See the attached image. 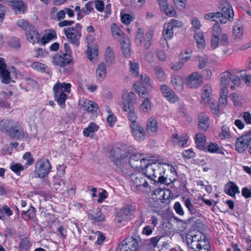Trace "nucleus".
<instances>
[{"mask_svg":"<svg viewBox=\"0 0 251 251\" xmlns=\"http://www.w3.org/2000/svg\"><path fill=\"white\" fill-rule=\"evenodd\" d=\"M189 251H210L209 241L202 232H191L187 235Z\"/></svg>","mask_w":251,"mask_h":251,"instance_id":"f257e3e1","label":"nucleus"},{"mask_svg":"<svg viewBox=\"0 0 251 251\" xmlns=\"http://www.w3.org/2000/svg\"><path fill=\"white\" fill-rule=\"evenodd\" d=\"M146 174L150 180V182H158L161 183H168L167 176L165 175L163 163L150 162L146 168Z\"/></svg>","mask_w":251,"mask_h":251,"instance_id":"f03ea898","label":"nucleus"},{"mask_svg":"<svg viewBox=\"0 0 251 251\" xmlns=\"http://www.w3.org/2000/svg\"><path fill=\"white\" fill-rule=\"evenodd\" d=\"M130 185L134 191H145L149 187L150 178L146 174L141 172H135L130 176Z\"/></svg>","mask_w":251,"mask_h":251,"instance_id":"7ed1b4c3","label":"nucleus"},{"mask_svg":"<svg viewBox=\"0 0 251 251\" xmlns=\"http://www.w3.org/2000/svg\"><path fill=\"white\" fill-rule=\"evenodd\" d=\"M228 45V35L226 33H222L221 27L218 24H215L211 31V47L215 49L219 46L227 47Z\"/></svg>","mask_w":251,"mask_h":251,"instance_id":"20e7f679","label":"nucleus"},{"mask_svg":"<svg viewBox=\"0 0 251 251\" xmlns=\"http://www.w3.org/2000/svg\"><path fill=\"white\" fill-rule=\"evenodd\" d=\"M183 25L182 22L175 19H171L169 22L165 23L163 25L162 36L163 38L160 40V44L163 45L164 50H168L169 45L167 40L172 39L174 36V28L180 27Z\"/></svg>","mask_w":251,"mask_h":251,"instance_id":"39448f33","label":"nucleus"},{"mask_svg":"<svg viewBox=\"0 0 251 251\" xmlns=\"http://www.w3.org/2000/svg\"><path fill=\"white\" fill-rule=\"evenodd\" d=\"M72 85L70 83L57 82L53 86L54 97L55 100L60 106H63L67 98L65 93L70 94Z\"/></svg>","mask_w":251,"mask_h":251,"instance_id":"423d86ee","label":"nucleus"},{"mask_svg":"<svg viewBox=\"0 0 251 251\" xmlns=\"http://www.w3.org/2000/svg\"><path fill=\"white\" fill-rule=\"evenodd\" d=\"M152 161V159H151L149 156L136 153L130 156L129 163L133 169L137 170L136 172H140L144 169L146 171V168L149 165L150 162Z\"/></svg>","mask_w":251,"mask_h":251,"instance_id":"0eeeda50","label":"nucleus"},{"mask_svg":"<svg viewBox=\"0 0 251 251\" xmlns=\"http://www.w3.org/2000/svg\"><path fill=\"white\" fill-rule=\"evenodd\" d=\"M1 125L3 126L2 129L8 132L11 137L18 139L24 137V128L18 123L12 120H7Z\"/></svg>","mask_w":251,"mask_h":251,"instance_id":"6e6552de","label":"nucleus"},{"mask_svg":"<svg viewBox=\"0 0 251 251\" xmlns=\"http://www.w3.org/2000/svg\"><path fill=\"white\" fill-rule=\"evenodd\" d=\"M82 25L77 23L74 26L64 28L63 31L68 41L72 44L78 47L80 44Z\"/></svg>","mask_w":251,"mask_h":251,"instance_id":"1a4fd4ad","label":"nucleus"},{"mask_svg":"<svg viewBox=\"0 0 251 251\" xmlns=\"http://www.w3.org/2000/svg\"><path fill=\"white\" fill-rule=\"evenodd\" d=\"M51 169V165L49 160L43 158L36 163L35 173L38 177L43 178L48 176Z\"/></svg>","mask_w":251,"mask_h":251,"instance_id":"9d476101","label":"nucleus"},{"mask_svg":"<svg viewBox=\"0 0 251 251\" xmlns=\"http://www.w3.org/2000/svg\"><path fill=\"white\" fill-rule=\"evenodd\" d=\"M152 35L150 32L144 34L143 30L139 28L136 32L135 42L136 46H143L145 49H148L151 45Z\"/></svg>","mask_w":251,"mask_h":251,"instance_id":"9b49d317","label":"nucleus"},{"mask_svg":"<svg viewBox=\"0 0 251 251\" xmlns=\"http://www.w3.org/2000/svg\"><path fill=\"white\" fill-rule=\"evenodd\" d=\"M137 92L141 99L144 100L140 106V110L143 113H148L152 107L151 103L150 100V95L148 91L145 88H136Z\"/></svg>","mask_w":251,"mask_h":251,"instance_id":"f8f14e48","label":"nucleus"},{"mask_svg":"<svg viewBox=\"0 0 251 251\" xmlns=\"http://www.w3.org/2000/svg\"><path fill=\"white\" fill-rule=\"evenodd\" d=\"M251 143V136L248 131L245 134L238 138L235 143L236 150L243 152Z\"/></svg>","mask_w":251,"mask_h":251,"instance_id":"ddd939ff","label":"nucleus"},{"mask_svg":"<svg viewBox=\"0 0 251 251\" xmlns=\"http://www.w3.org/2000/svg\"><path fill=\"white\" fill-rule=\"evenodd\" d=\"M134 208L131 205H127L124 208L120 209L117 212L116 221L118 223L122 224L123 222L127 220L134 211Z\"/></svg>","mask_w":251,"mask_h":251,"instance_id":"4468645a","label":"nucleus"},{"mask_svg":"<svg viewBox=\"0 0 251 251\" xmlns=\"http://www.w3.org/2000/svg\"><path fill=\"white\" fill-rule=\"evenodd\" d=\"M72 59L68 53H56L52 57V62L53 65L60 67H64L70 64Z\"/></svg>","mask_w":251,"mask_h":251,"instance_id":"2eb2a0df","label":"nucleus"},{"mask_svg":"<svg viewBox=\"0 0 251 251\" xmlns=\"http://www.w3.org/2000/svg\"><path fill=\"white\" fill-rule=\"evenodd\" d=\"M202 83L201 75L198 72H194L186 78V85L191 88H197Z\"/></svg>","mask_w":251,"mask_h":251,"instance_id":"dca6fc26","label":"nucleus"},{"mask_svg":"<svg viewBox=\"0 0 251 251\" xmlns=\"http://www.w3.org/2000/svg\"><path fill=\"white\" fill-rule=\"evenodd\" d=\"M183 201L185 206L187 208L189 214L192 215L193 218H195L202 216V211L199 209L197 205H194L192 202L189 198H184Z\"/></svg>","mask_w":251,"mask_h":251,"instance_id":"f3484780","label":"nucleus"},{"mask_svg":"<svg viewBox=\"0 0 251 251\" xmlns=\"http://www.w3.org/2000/svg\"><path fill=\"white\" fill-rule=\"evenodd\" d=\"M79 105L86 111L92 114H97L99 111L98 105L95 102L82 98L79 100Z\"/></svg>","mask_w":251,"mask_h":251,"instance_id":"a211bd4d","label":"nucleus"},{"mask_svg":"<svg viewBox=\"0 0 251 251\" xmlns=\"http://www.w3.org/2000/svg\"><path fill=\"white\" fill-rule=\"evenodd\" d=\"M133 136L138 141H142L145 138V130L138 123L130 125Z\"/></svg>","mask_w":251,"mask_h":251,"instance_id":"6ab92c4d","label":"nucleus"},{"mask_svg":"<svg viewBox=\"0 0 251 251\" xmlns=\"http://www.w3.org/2000/svg\"><path fill=\"white\" fill-rule=\"evenodd\" d=\"M123 104L122 108L124 111H128L130 107L133 106L132 101L136 98L135 94L132 92H128L127 91L124 92L123 94Z\"/></svg>","mask_w":251,"mask_h":251,"instance_id":"aec40b11","label":"nucleus"},{"mask_svg":"<svg viewBox=\"0 0 251 251\" xmlns=\"http://www.w3.org/2000/svg\"><path fill=\"white\" fill-rule=\"evenodd\" d=\"M88 218L93 224L102 223L105 220V215L99 209L90 210L87 213Z\"/></svg>","mask_w":251,"mask_h":251,"instance_id":"412c9836","label":"nucleus"},{"mask_svg":"<svg viewBox=\"0 0 251 251\" xmlns=\"http://www.w3.org/2000/svg\"><path fill=\"white\" fill-rule=\"evenodd\" d=\"M160 91L163 96L170 102L174 103L178 100V98L176 96L174 92L166 85H162L160 87Z\"/></svg>","mask_w":251,"mask_h":251,"instance_id":"4be33fe9","label":"nucleus"},{"mask_svg":"<svg viewBox=\"0 0 251 251\" xmlns=\"http://www.w3.org/2000/svg\"><path fill=\"white\" fill-rule=\"evenodd\" d=\"M6 65L4 59L0 58V78L2 83L9 84L11 81L10 73L6 69Z\"/></svg>","mask_w":251,"mask_h":251,"instance_id":"5701e85b","label":"nucleus"},{"mask_svg":"<svg viewBox=\"0 0 251 251\" xmlns=\"http://www.w3.org/2000/svg\"><path fill=\"white\" fill-rule=\"evenodd\" d=\"M25 35L27 40L33 44L39 42L40 39V34L33 25L29 26V28L25 32Z\"/></svg>","mask_w":251,"mask_h":251,"instance_id":"b1692460","label":"nucleus"},{"mask_svg":"<svg viewBox=\"0 0 251 251\" xmlns=\"http://www.w3.org/2000/svg\"><path fill=\"white\" fill-rule=\"evenodd\" d=\"M232 33L233 38L235 40L240 41L242 39L244 35V27L241 22H238L234 23Z\"/></svg>","mask_w":251,"mask_h":251,"instance_id":"393cba45","label":"nucleus"},{"mask_svg":"<svg viewBox=\"0 0 251 251\" xmlns=\"http://www.w3.org/2000/svg\"><path fill=\"white\" fill-rule=\"evenodd\" d=\"M204 151H207L211 153H218L223 155H226V151L222 147L213 142H210L208 143L206 147H205Z\"/></svg>","mask_w":251,"mask_h":251,"instance_id":"a878e982","label":"nucleus"},{"mask_svg":"<svg viewBox=\"0 0 251 251\" xmlns=\"http://www.w3.org/2000/svg\"><path fill=\"white\" fill-rule=\"evenodd\" d=\"M199 128L202 131H206L209 126V117L205 113H201L198 116Z\"/></svg>","mask_w":251,"mask_h":251,"instance_id":"bb28decb","label":"nucleus"},{"mask_svg":"<svg viewBox=\"0 0 251 251\" xmlns=\"http://www.w3.org/2000/svg\"><path fill=\"white\" fill-rule=\"evenodd\" d=\"M212 87L210 84H207L204 85L201 91V97L202 100L204 102H208L212 100Z\"/></svg>","mask_w":251,"mask_h":251,"instance_id":"cd10ccee","label":"nucleus"},{"mask_svg":"<svg viewBox=\"0 0 251 251\" xmlns=\"http://www.w3.org/2000/svg\"><path fill=\"white\" fill-rule=\"evenodd\" d=\"M96 74L97 80L100 81H102L106 77L107 70L106 65L104 62H101L98 64Z\"/></svg>","mask_w":251,"mask_h":251,"instance_id":"c85d7f7f","label":"nucleus"},{"mask_svg":"<svg viewBox=\"0 0 251 251\" xmlns=\"http://www.w3.org/2000/svg\"><path fill=\"white\" fill-rule=\"evenodd\" d=\"M121 245L126 246V248L131 251H135L138 246V243L135 238L132 237H128L123 241Z\"/></svg>","mask_w":251,"mask_h":251,"instance_id":"c756f323","label":"nucleus"},{"mask_svg":"<svg viewBox=\"0 0 251 251\" xmlns=\"http://www.w3.org/2000/svg\"><path fill=\"white\" fill-rule=\"evenodd\" d=\"M220 7L222 11L221 14H223L224 16L231 18V20L233 19L234 16L233 11L231 6L228 2H226L224 3H221Z\"/></svg>","mask_w":251,"mask_h":251,"instance_id":"7c9ffc66","label":"nucleus"},{"mask_svg":"<svg viewBox=\"0 0 251 251\" xmlns=\"http://www.w3.org/2000/svg\"><path fill=\"white\" fill-rule=\"evenodd\" d=\"M129 71L130 75L134 77L139 76V63L135 59L129 61Z\"/></svg>","mask_w":251,"mask_h":251,"instance_id":"2f4dec72","label":"nucleus"},{"mask_svg":"<svg viewBox=\"0 0 251 251\" xmlns=\"http://www.w3.org/2000/svg\"><path fill=\"white\" fill-rule=\"evenodd\" d=\"M56 38L57 35L56 32L53 30H50L47 31L44 33L41 39V42L42 44L45 45Z\"/></svg>","mask_w":251,"mask_h":251,"instance_id":"473e14b6","label":"nucleus"},{"mask_svg":"<svg viewBox=\"0 0 251 251\" xmlns=\"http://www.w3.org/2000/svg\"><path fill=\"white\" fill-rule=\"evenodd\" d=\"M111 29L113 37L120 41L126 38L124 33L122 32L120 27L117 26L115 24H112L111 26Z\"/></svg>","mask_w":251,"mask_h":251,"instance_id":"72a5a7b5","label":"nucleus"},{"mask_svg":"<svg viewBox=\"0 0 251 251\" xmlns=\"http://www.w3.org/2000/svg\"><path fill=\"white\" fill-rule=\"evenodd\" d=\"M123 53L126 57H129L131 55V48L129 40L127 38H124L120 41Z\"/></svg>","mask_w":251,"mask_h":251,"instance_id":"f704fd0d","label":"nucleus"},{"mask_svg":"<svg viewBox=\"0 0 251 251\" xmlns=\"http://www.w3.org/2000/svg\"><path fill=\"white\" fill-rule=\"evenodd\" d=\"M171 83L175 88L177 91L181 92L183 88V82L182 78L177 75H173L171 78Z\"/></svg>","mask_w":251,"mask_h":251,"instance_id":"c9c22d12","label":"nucleus"},{"mask_svg":"<svg viewBox=\"0 0 251 251\" xmlns=\"http://www.w3.org/2000/svg\"><path fill=\"white\" fill-rule=\"evenodd\" d=\"M104 59L108 65H111L115 63L114 53L110 47H107L105 49Z\"/></svg>","mask_w":251,"mask_h":251,"instance_id":"e433bc0d","label":"nucleus"},{"mask_svg":"<svg viewBox=\"0 0 251 251\" xmlns=\"http://www.w3.org/2000/svg\"><path fill=\"white\" fill-rule=\"evenodd\" d=\"M153 70L157 80L160 82L165 81L167 75L164 70L159 66H155Z\"/></svg>","mask_w":251,"mask_h":251,"instance_id":"4c0bfd02","label":"nucleus"},{"mask_svg":"<svg viewBox=\"0 0 251 251\" xmlns=\"http://www.w3.org/2000/svg\"><path fill=\"white\" fill-rule=\"evenodd\" d=\"M98 48L96 45H88L87 49V56L89 59L93 62L95 61L98 55Z\"/></svg>","mask_w":251,"mask_h":251,"instance_id":"58836bf2","label":"nucleus"},{"mask_svg":"<svg viewBox=\"0 0 251 251\" xmlns=\"http://www.w3.org/2000/svg\"><path fill=\"white\" fill-rule=\"evenodd\" d=\"M99 129V126L94 122H91L83 130V134L86 137L93 136V133Z\"/></svg>","mask_w":251,"mask_h":251,"instance_id":"ea45409f","label":"nucleus"},{"mask_svg":"<svg viewBox=\"0 0 251 251\" xmlns=\"http://www.w3.org/2000/svg\"><path fill=\"white\" fill-rule=\"evenodd\" d=\"M147 129L148 132L154 133L158 130V125L156 119L151 117L150 118L147 122Z\"/></svg>","mask_w":251,"mask_h":251,"instance_id":"a19ab883","label":"nucleus"},{"mask_svg":"<svg viewBox=\"0 0 251 251\" xmlns=\"http://www.w3.org/2000/svg\"><path fill=\"white\" fill-rule=\"evenodd\" d=\"M50 16L52 19L57 21L63 20L65 17L64 9L57 11V8L55 7H53L50 11Z\"/></svg>","mask_w":251,"mask_h":251,"instance_id":"79ce46f5","label":"nucleus"},{"mask_svg":"<svg viewBox=\"0 0 251 251\" xmlns=\"http://www.w3.org/2000/svg\"><path fill=\"white\" fill-rule=\"evenodd\" d=\"M195 140L197 147L201 150H204L206 145V138L205 136L200 133L197 134Z\"/></svg>","mask_w":251,"mask_h":251,"instance_id":"37998d69","label":"nucleus"},{"mask_svg":"<svg viewBox=\"0 0 251 251\" xmlns=\"http://www.w3.org/2000/svg\"><path fill=\"white\" fill-rule=\"evenodd\" d=\"M225 192L231 197H233L236 193H239L240 192L238 186L231 181H230L226 185Z\"/></svg>","mask_w":251,"mask_h":251,"instance_id":"c03bdc74","label":"nucleus"},{"mask_svg":"<svg viewBox=\"0 0 251 251\" xmlns=\"http://www.w3.org/2000/svg\"><path fill=\"white\" fill-rule=\"evenodd\" d=\"M153 193L154 195L156 196V199L162 201L166 200L168 199V196H166V193L170 194V191L162 188H156L154 190Z\"/></svg>","mask_w":251,"mask_h":251,"instance_id":"a18cd8bd","label":"nucleus"},{"mask_svg":"<svg viewBox=\"0 0 251 251\" xmlns=\"http://www.w3.org/2000/svg\"><path fill=\"white\" fill-rule=\"evenodd\" d=\"M21 215L25 220L27 221L30 219H33L36 215L35 208L30 206V208L27 211H23Z\"/></svg>","mask_w":251,"mask_h":251,"instance_id":"49530a36","label":"nucleus"},{"mask_svg":"<svg viewBox=\"0 0 251 251\" xmlns=\"http://www.w3.org/2000/svg\"><path fill=\"white\" fill-rule=\"evenodd\" d=\"M219 137L221 140L229 139L231 138V133L229 127L225 125L221 127V131L219 134Z\"/></svg>","mask_w":251,"mask_h":251,"instance_id":"de8ad7c7","label":"nucleus"},{"mask_svg":"<svg viewBox=\"0 0 251 251\" xmlns=\"http://www.w3.org/2000/svg\"><path fill=\"white\" fill-rule=\"evenodd\" d=\"M194 39L199 49H203L205 46V40L203 33L201 31H198L194 34Z\"/></svg>","mask_w":251,"mask_h":251,"instance_id":"09e8293b","label":"nucleus"},{"mask_svg":"<svg viewBox=\"0 0 251 251\" xmlns=\"http://www.w3.org/2000/svg\"><path fill=\"white\" fill-rule=\"evenodd\" d=\"M12 6L15 10L16 13L24 12L25 6L22 1L18 0H14L12 2Z\"/></svg>","mask_w":251,"mask_h":251,"instance_id":"8fccbe9b","label":"nucleus"},{"mask_svg":"<svg viewBox=\"0 0 251 251\" xmlns=\"http://www.w3.org/2000/svg\"><path fill=\"white\" fill-rule=\"evenodd\" d=\"M206 103L209 104L210 110L213 114L218 115L220 113L219 105L215 100L212 99L210 101Z\"/></svg>","mask_w":251,"mask_h":251,"instance_id":"3c124183","label":"nucleus"},{"mask_svg":"<svg viewBox=\"0 0 251 251\" xmlns=\"http://www.w3.org/2000/svg\"><path fill=\"white\" fill-rule=\"evenodd\" d=\"M231 77V73L229 72H225L221 74V85H229L230 77Z\"/></svg>","mask_w":251,"mask_h":251,"instance_id":"603ef678","label":"nucleus"},{"mask_svg":"<svg viewBox=\"0 0 251 251\" xmlns=\"http://www.w3.org/2000/svg\"><path fill=\"white\" fill-rule=\"evenodd\" d=\"M31 67L34 70L41 72H45L47 67L44 64L35 62L31 64Z\"/></svg>","mask_w":251,"mask_h":251,"instance_id":"864d4df0","label":"nucleus"},{"mask_svg":"<svg viewBox=\"0 0 251 251\" xmlns=\"http://www.w3.org/2000/svg\"><path fill=\"white\" fill-rule=\"evenodd\" d=\"M17 25L25 31V32L29 28L30 25L28 21L24 19H19L16 22Z\"/></svg>","mask_w":251,"mask_h":251,"instance_id":"5fc2aeb1","label":"nucleus"},{"mask_svg":"<svg viewBox=\"0 0 251 251\" xmlns=\"http://www.w3.org/2000/svg\"><path fill=\"white\" fill-rule=\"evenodd\" d=\"M128 119L130 121V124H137V116L134 112L133 106L130 107V109L128 110Z\"/></svg>","mask_w":251,"mask_h":251,"instance_id":"6e6d98bb","label":"nucleus"},{"mask_svg":"<svg viewBox=\"0 0 251 251\" xmlns=\"http://www.w3.org/2000/svg\"><path fill=\"white\" fill-rule=\"evenodd\" d=\"M221 15V12H210L205 14L204 18L206 20L215 21L216 19L220 18Z\"/></svg>","mask_w":251,"mask_h":251,"instance_id":"4d7b16f0","label":"nucleus"},{"mask_svg":"<svg viewBox=\"0 0 251 251\" xmlns=\"http://www.w3.org/2000/svg\"><path fill=\"white\" fill-rule=\"evenodd\" d=\"M162 11H163L165 14L168 17H174L176 15V13L173 7H169L168 5H165V7L160 8Z\"/></svg>","mask_w":251,"mask_h":251,"instance_id":"13d9d810","label":"nucleus"},{"mask_svg":"<svg viewBox=\"0 0 251 251\" xmlns=\"http://www.w3.org/2000/svg\"><path fill=\"white\" fill-rule=\"evenodd\" d=\"M30 247L29 240L27 238H24L20 242V251H28Z\"/></svg>","mask_w":251,"mask_h":251,"instance_id":"bf43d9fd","label":"nucleus"},{"mask_svg":"<svg viewBox=\"0 0 251 251\" xmlns=\"http://www.w3.org/2000/svg\"><path fill=\"white\" fill-rule=\"evenodd\" d=\"M174 4L177 9L180 11L185 9L186 6V0H174Z\"/></svg>","mask_w":251,"mask_h":251,"instance_id":"052dcab7","label":"nucleus"},{"mask_svg":"<svg viewBox=\"0 0 251 251\" xmlns=\"http://www.w3.org/2000/svg\"><path fill=\"white\" fill-rule=\"evenodd\" d=\"M191 23L192 24V28L195 31L199 30L201 25L199 20L197 18H192Z\"/></svg>","mask_w":251,"mask_h":251,"instance_id":"680f3d73","label":"nucleus"},{"mask_svg":"<svg viewBox=\"0 0 251 251\" xmlns=\"http://www.w3.org/2000/svg\"><path fill=\"white\" fill-rule=\"evenodd\" d=\"M75 11L77 13V20H80L83 18V17L86 15L85 14V12L84 11V8H83L82 9L80 8V7L79 6H76L75 8Z\"/></svg>","mask_w":251,"mask_h":251,"instance_id":"e2e57ef3","label":"nucleus"},{"mask_svg":"<svg viewBox=\"0 0 251 251\" xmlns=\"http://www.w3.org/2000/svg\"><path fill=\"white\" fill-rule=\"evenodd\" d=\"M161 237L159 236L151 238L147 241V244L153 247H155L157 246V245Z\"/></svg>","mask_w":251,"mask_h":251,"instance_id":"0e129e2a","label":"nucleus"},{"mask_svg":"<svg viewBox=\"0 0 251 251\" xmlns=\"http://www.w3.org/2000/svg\"><path fill=\"white\" fill-rule=\"evenodd\" d=\"M10 169L16 174L19 175L20 171L24 170V167L20 164H14L10 166Z\"/></svg>","mask_w":251,"mask_h":251,"instance_id":"69168bd1","label":"nucleus"},{"mask_svg":"<svg viewBox=\"0 0 251 251\" xmlns=\"http://www.w3.org/2000/svg\"><path fill=\"white\" fill-rule=\"evenodd\" d=\"M136 78H138V79L143 84L150 85L151 79L149 75H139V76L137 77Z\"/></svg>","mask_w":251,"mask_h":251,"instance_id":"338daca9","label":"nucleus"},{"mask_svg":"<svg viewBox=\"0 0 251 251\" xmlns=\"http://www.w3.org/2000/svg\"><path fill=\"white\" fill-rule=\"evenodd\" d=\"M188 137L187 134L184 133L182 134L179 138L178 144L180 147H184L186 144Z\"/></svg>","mask_w":251,"mask_h":251,"instance_id":"774afa93","label":"nucleus"}]
</instances>
